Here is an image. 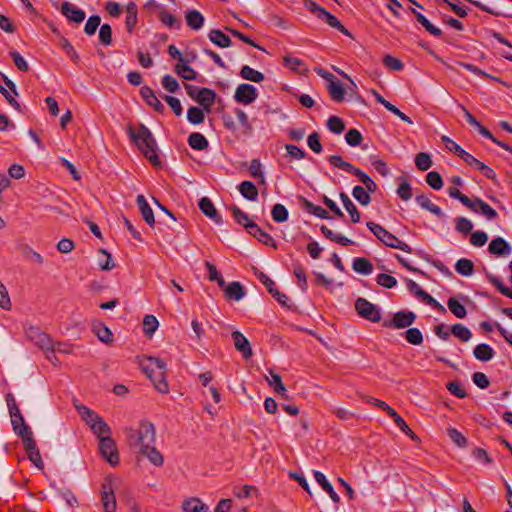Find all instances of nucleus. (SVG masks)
Returning <instances> with one entry per match:
<instances>
[{"instance_id": "b1692460", "label": "nucleus", "mask_w": 512, "mask_h": 512, "mask_svg": "<svg viewBox=\"0 0 512 512\" xmlns=\"http://www.w3.org/2000/svg\"><path fill=\"white\" fill-rule=\"evenodd\" d=\"M248 233L266 246L273 248L277 247L276 242L271 235L263 231L257 224L250 225Z\"/></svg>"}, {"instance_id": "7c9ffc66", "label": "nucleus", "mask_w": 512, "mask_h": 512, "mask_svg": "<svg viewBox=\"0 0 512 512\" xmlns=\"http://www.w3.org/2000/svg\"><path fill=\"white\" fill-rule=\"evenodd\" d=\"M352 268L361 275H370L373 272V264L364 257L354 258Z\"/></svg>"}, {"instance_id": "a18cd8bd", "label": "nucleus", "mask_w": 512, "mask_h": 512, "mask_svg": "<svg viewBox=\"0 0 512 512\" xmlns=\"http://www.w3.org/2000/svg\"><path fill=\"white\" fill-rule=\"evenodd\" d=\"M126 12H127V16H126L125 24H126V28H127L128 32L131 33L137 23V6H136V4L134 2H129L126 6Z\"/></svg>"}, {"instance_id": "9d476101", "label": "nucleus", "mask_w": 512, "mask_h": 512, "mask_svg": "<svg viewBox=\"0 0 512 512\" xmlns=\"http://www.w3.org/2000/svg\"><path fill=\"white\" fill-rule=\"evenodd\" d=\"M416 319V314L412 311H399L394 314L392 320H385L384 327L404 329L410 327Z\"/></svg>"}, {"instance_id": "864d4df0", "label": "nucleus", "mask_w": 512, "mask_h": 512, "mask_svg": "<svg viewBox=\"0 0 512 512\" xmlns=\"http://www.w3.org/2000/svg\"><path fill=\"white\" fill-rule=\"evenodd\" d=\"M272 218L277 223L285 222L288 219V210L282 204H275L271 210Z\"/></svg>"}, {"instance_id": "f03ea898", "label": "nucleus", "mask_w": 512, "mask_h": 512, "mask_svg": "<svg viewBox=\"0 0 512 512\" xmlns=\"http://www.w3.org/2000/svg\"><path fill=\"white\" fill-rule=\"evenodd\" d=\"M127 132L148 161L155 167L160 166L161 161L157 154V143L151 131L144 124H140L137 132L131 125H128Z\"/></svg>"}, {"instance_id": "0eeeda50", "label": "nucleus", "mask_w": 512, "mask_h": 512, "mask_svg": "<svg viewBox=\"0 0 512 512\" xmlns=\"http://www.w3.org/2000/svg\"><path fill=\"white\" fill-rule=\"evenodd\" d=\"M355 309L360 317L371 322L377 323L381 320L380 310L365 298L360 297L355 301Z\"/></svg>"}, {"instance_id": "3c124183", "label": "nucleus", "mask_w": 512, "mask_h": 512, "mask_svg": "<svg viewBox=\"0 0 512 512\" xmlns=\"http://www.w3.org/2000/svg\"><path fill=\"white\" fill-rule=\"evenodd\" d=\"M451 333L462 342L469 341L472 336L471 331L460 323L452 325Z\"/></svg>"}, {"instance_id": "a19ab883", "label": "nucleus", "mask_w": 512, "mask_h": 512, "mask_svg": "<svg viewBox=\"0 0 512 512\" xmlns=\"http://www.w3.org/2000/svg\"><path fill=\"white\" fill-rule=\"evenodd\" d=\"M406 284L408 290L413 293L417 298L421 299L423 302H431L433 301V297L424 291L415 281L411 279H406Z\"/></svg>"}, {"instance_id": "69168bd1", "label": "nucleus", "mask_w": 512, "mask_h": 512, "mask_svg": "<svg viewBox=\"0 0 512 512\" xmlns=\"http://www.w3.org/2000/svg\"><path fill=\"white\" fill-rule=\"evenodd\" d=\"M487 278H488L489 282L492 283L499 290V292L501 294L512 299V290L509 289L508 287L504 286L499 278H497L496 276H494L492 274H488Z\"/></svg>"}, {"instance_id": "49530a36", "label": "nucleus", "mask_w": 512, "mask_h": 512, "mask_svg": "<svg viewBox=\"0 0 512 512\" xmlns=\"http://www.w3.org/2000/svg\"><path fill=\"white\" fill-rule=\"evenodd\" d=\"M188 144L192 149L204 150L208 147V141L201 133L194 132L188 137Z\"/></svg>"}, {"instance_id": "e2e57ef3", "label": "nucleus", "mask_w": 512, "mask_h": 512, "mask_svg": "<svg viewBox=\"0 0 512 512\" xmlns=\"http://www.w3.org/2000/svg\"><path fill=\"white\" fill-rule=\"evenodd\" d=\"M426 182L434 190H439L443 186L442 177L436 171H431L426 175Z\"/></svg>"}, {"instance_id": "1a4fd4ad", "label": "nucleus", "mask_w": 512, "mask_h": 512, "mask_svg": "<svg viewBox=\"0 0 512 512\" xmlns=\"http://www.w3.org/2000/svg\"><path fill=\"white\" fill-rule=\"evenodd\" d=\"M99 451L107 462L116 466L119 463V454L114 440L111 437H104L99 440Z\"/></svg>"}, {"instance_id": "9b49d317", "label": "nucleus", "mask_w": 512, "mask_h": 512, "mask_svg": "<svg viewBox=\"0 0 512 512\" xmlns=\"http://www.w3.org/2000/svg\"><path fill=\"white\" fill-rule=\"evenodd\" d=\"M25 335L28 340L41 349H49L51 346L52 340L45 332L40 330L39 327L33 325L26 326Z\"/></svg>"}, {"instance_id": "f3484780", "label": "nucleus", "mask_w": 512, "mask_h": 512, "mask_svg": "<svg viewBox=\"0 0 512 512\" xmlns=\"http://www.w3.org/2000/svg\"><path fill=\"white\" fill-rule=\"evenodd\" d=\"M60 11L70 22L77 24L83 22L86 17L82 9L67 1L62 3Z\"/></svg>"}, {"instance_id": "c9c22d12", "label": "nucleus", "mask_w": 512, "mask_h": 512, "mask_svg": "<svg viewBox=\"0 0 512 512\" xmlns=\"http://www.w3.org/2000/svg\"><path fill=\"white\" fill-rule=\"evenodd\" d=\"M271 378L266 377L268 384L273 387L274 392L279 394L283 398H288L286 392V388L282 383L281 376L279 374L274 373L273 371H269Z\"/></svg>"}, {"instance_id": "4468645a", "label": "nucleus", "mask_w": 512, "mask_h": 512, "mask_svg": "<svg viewBox=\"0 0 512 512\" xmlns=\"http://www.w3.org/2000/svg\"><path fill=\"white\" fill-rule=\"evenodd\" d=\"M9 414L11 417V424L13 427V431L21 439H25V437L33 435L32 431L25 423V420L20 412V409H16V411H9Z\"/></svg>"}, {"instance_id": "680f3d73", "label": "nucleus", "mask_w": 512, "mask_h": 512, "mask_svg": "<svg viewBox=\"0 0 512 512\" xmlns=\"http://www.w3.org/2000/svg\"><path fill=\"white\" fill-rule=\"evenodd\" d=\"M447 434L449 438L458 446V447H465L467 445V439L466 437L458 431L456 428H448Z\"/></svg>"}, {"instance_id": "a211bd4d", "label": "nucleus", "mask_w": 512, "mask_h": 512, "mask_svg": "<svg viewBox=\"0 0 512 512\" xmlns=\"http://www.w3.org/2000/svg\"><path fill=\"white\" fill-rule=\"evenodd\" d=\"M231 336L235 349L242 354L244 359H249L253 354L249 340L240 331H233Z\"/></svg>"}, {"instance_id": "ea45409f", "label": "nucleus", "mask_w": 512, "mask_h": 512, "mask_svg": "<svg viewBox=\"0 0 512 512\" xmlns=\"http://www.w3.org/2000/svg\"><path fill=\"white\" fill-rule=\"evenodd\" d=\"M238 188H239V192L241 193V195L244 198H246L247 200H250V201L257 200L258 190H257L256 186L254 185V183H252L251 181H243L239 185Z\"/></svg>"}, {"instance_id": "774afa93", "label": "nucleus", "mask_w": 512, "mask_h": 512, "mask_svg": "<svg viewBox=\"0 0 512 512\" xmlns=\"http://www.w3.org/2000/svg\"><path fill=\"white\" fill-rule=\"evenodd\" d=\"M376 282L378 285L388 289L393 288L397 285L396 278L385 273L379 274L376 278Z\"/></svg>"}, {"instance_id": "393cba45", "label": "nucleus", "mask_w": 512, "mask_h": 512, "mask_svg": "<svg viewBox=\"0 0 512 512\" xmlns=\"http://www.w3.org/2000/svg\"><path fill=\"white\" fill-rule=\"evenodd\" d=\"M314 478L321 488L327 492L334 503L340 502L339 495L334 491L331 483L326 479L325 475L320 471H314Z\"/></svg>"}, {"instance_id": "c03bdc74", "label": "nucleus", "mask_w": 512, "mask_h": 512, "mask_svg": "<svg viewBox=\"0 0 512 512\" xmlns=\"http://www.w3.org/2000/svg\"><path fill=\"white\" fill-rule=\"evenodd\" d=\"M455 270L458 274L469 277L474 273V263L469 259L461 258L456 262Z\"/></svg>"}, {"instance_id": "79ce46f5", "label": "nucleus", "mask_w": 512, "mask_h": 512, "mask_svg": "<svg viewBox=\"0 0 512 512\" xmlns=\"http://www.w3.org/2000/svg\"><path fill=\"white\" fill-rule=\"evenodd\" d=\"M240 76L255 83H260L264 80V74L260 71L253 69L248 65H244L240 70Z\"/></svg>"}, {"instance_id": "cd10ccee", "label": "nucleus", "mask_w": 512, "mask_h": 512, "mask_svg": "<svg viewBox=\"0 0 512 512\" xmlns=\"http://www.w3.org/2000/svg\"><path fill=\"white\" fill-rule=\"evenodd\" d=\"M187 26L193 30H199L204 25V17L198 10H188L185 13Z\"/></svg>"}, {"instance_id": "473e14b6", "label": "nucleus", "mask_w": 512, "mask_h": 512, "mask_svg": "<svg viewBox=\"0 0 512 512\" xmlns=\"http://www.w3.org/2000/svg\"><path fill=\"white\" fill-rule=\"evenodd\" d=\"M415 199L421 208L431 212L437 217H442L444 215L440 207L435 205L426 195H417Z\"/></svg>"}, {"instance_id": "8fccbe9b", "label": "nucleus", "mask_w": 512, "mask_h": 512, "mask_svg": "<svg viewBox=\"0 0 512 512\" xmlns=\"http://www.w3.org/2000/svg\"><path fill=\"white\" fill-rule=\"evenodd\" d=\"M98 265L101 270L110 271L115 267L111 254L105 249L99 250Z\"/></svg>"}, {"instance_id": "0e129e2a", "label": "nucleus", "mask_w": 512, "mask_h": 512, "mask_svg": "<svg viewBox=\"0 0 512 512\" xmlns=\"http://www.w3.org/2000/svg\"><path fill=\"white\" fill-rule=\"evenodd\" d=\"M101 18L98 15H93L88 18L84 26V32L91 36L94 35L97 28L100 26Z\"/></svg>"}, {"instance_id": "58836bf2", "label": "nucleus", "mask_w": 512, "mask_h": 512, "mask_svg": "<svg viewBox=\"0 0 512 512\" xmlns=\"http://www.w3.org/2000/svg\"><path fill=\"white\" fill-rule=\"evenodd\" d=\"M182 508L185 512H207L209 510V507L198 498L185 500L182 504Z\"/></svg>"}, {"instance_id": "f704fd0d", "label": "nucleus", "mask_w": 512, "mask_h": 512, "mask_svg": "<svg viewBox=\"0 0 512 512\" xmlns=\"http://www.w3.org/2000/svg\"><path fill=\"white\" fill-rule=\"evenodd\" d=\"M411 12L415 15L417 21L428 31L431 35L439 37L442 35L441 29L434 26L424 15L411 8Z\"/></svg>"}, {"instance_id": "c85d7f7f", "label": "nucleus", "mask_w": 512, "mask_h": 512, "mask_svg": "<svg viewBox=\"0 0 512 512\" xmlns=\"http://www.w3.org/2000/svg\"><path fill=\"white\" fill-rule=\"evenodd\" d=\"M318 19L325 21L329 26L337 29L342 34L352 37L350 32L341 24V22L334 15L329 13L326 9L322 11Z\"/></svg>"}, {"instance_id": "412c9836", "label": "nucleus", "mask_w": 512, "mask_h": 512, "mask_svg": "<svg viewBox=\"0 0 512 512\" xmlns=\"http://www.w3.org/2000/svg\"><path fill=\"white\" fill-rule=\"evenodd\" d=\"M198 94L196 102L202 106L205 112L210 113L216 99V93L209 88H201Z\"/></svg>"}, {"instance_id": "13d9d810", "label": "nucleus", "mask_w": 512, "mask_h": 512, "mask_svg": "<svg viewBox=\"0 0 512 512\" xmlns=\"http://www.w3.org/2000/svg\"><path fill=\"white\" fill-rule=\"evenodd\" d=\"M327 128L335 134H341L345 129V123L338 116H331L327 120Z\"/></svg>"}, {"instance_id": "09e8293b", "label": "nucleus", "mask_w": 512, "mask_h": 512, "mask_svg": "<svg viewBox=\"0 0 512 512\" xmlns=\"http://www.w3.org/2000/svg\"><path fill=\"white\" fill-rule=\"evenodd\" d=\"M327 89L334 101L342 102L344 100V89L336 79L328 83Z\"/></svg>"}, {"instance_id": "5fc2aeb1", "label": "nucleus", "mask_w": 512, "mask_h": 512, "mask_svg": "<svg viewBox=\"0 0 512 512\" xmlns=\"http://www.w3.org/2000/svg\"><path fill=\"white\" fill-rule=\"evenodd\" d=\"M204 111L195 106L190 107L187 111L188 121L194 125L202 123L205 119Z\"/></svg>"}, {"instance_id": "ddd939ff", "label": "nucleus", "mask_w": 512, "mask_h": 512, "mask_svg": "<svg viewBox=\"0 0 512 512\" xmlns=\"http://www.w3.org/2000/svg\"><path fill=\"white\" fill-rule=\"evenodd\" d=\"M102 504L104 512H115L116 497L114 494L112 479H105L102 484Z\"/></svg>"}, {"instance_id": "4be33fe9", "label": "nucleus", "mask_w": 512, "mask_h": 512, "mask_svg": "<svg viewBox=\"0 0 512 512\" xmlns=\"http://www.w3.org/2000/svg\"><path fill=\"white\" fill-rule=\"evenodd\" d=\"M140 94H141L143 100L146 102V104L149 105L150 107H152L155 111H157V112L164 111L163 104L159 101V99L155 95L154 91L150 87L143 86L140 89Z\"/></svg>"}, {"instance_id": "f257e3e1", "label": "nucleus", "mask_w": 512, "mask_h": 512, "mask_svg": "<svg viewBox=\"0 0 512 512\" xmlns=\"http://www.w3.org/2000/svg\"><path fill=\"white\" fill-rule=\"evenodd\" d=\"M127 441L130 447L137 449L155 466L164 462L162 454L155 447L156 430L148 421H142L137 429H126Z\"/></svg>"}, {"instance_id": "de8ad7c7", "label": "nucleus", "mask_w": 512, "mask_h": 512, "mask_svg": "<svg viewBox=\"0 0 512 512\" xmlns=\"http://www.w3.org/2000/svg\"><path fill=\"white\" fill-rule=\"evenodd\" d=\"M447 306L451 313L457 318H465L467 315L466 308L455 297H450L447 301Z\"/></svg>"}, {"instance_id": "39448f33", "label": "nucleus", "mask_w": 512, "mask_h": 512, "mask_svg": "<svg viewBox=\"0 0 512 512\" xmlns=\"http://www.w3.org/2000/svg\"><path fill=\"white\" fill-rule=\"evenodd\" d=\"M367 402L372 403L376 405L377 407L383 409L387 414L394 418L395 424L399 427V429L404 432L407 436H409L412 440L419 441V438L416 436V434L409 428V426L406 424L404 419L387 403H385L382 400L375 399L372 397L366 398Z\"/></svg>"}, {"instance_id": "5701e85b", "label": "nucleus", "mask_w": 512, "mask_h": 512, "mask_svg": "<svg viewBox=\"0 0 512 512\" xmlns=\"http://www.w3.org/2000/svg\"><path fill=\"white\" fill-rule=\"evenodd\" d=\"M136 203L144 221L151 227L155 224L154 213L143 195H138Z\"/></svg>"}, {"instance_id": "dca6fc26", "label": "nucleus", "mask_w": 512, "mask_h": 512, "mask_svg": "<svg viewBox=\"0 0 512 512\" xmlns=\"http://www.w3.org/2000/svg\"><path fill=\"white\" fill-rule=\"evenodd\" d=\"M24 449L28 455L29 460L39 469H43V461L40 455V451L37 448L36 442L32 436L25 437L22 439Z\"/></svg>"}, {"instance_id": "7ed1b4c3", "label": "nucleus", "mask_w": 512, "mask_h": 512, "mask_svg": "<svg viewBox=\"0 0 512 512\" xmlns=\"http://www.w3.org/2000/svg\"><path fill=\"white\" fill-rule=\"evenodd\" d=\"M139 364L145 375L152 381L154 387L160 393H168L169 387L166 381L165 362L156 357H142Z\"/></svg>"}, {"instance_id": "6ab92c4d", "label": "nucleus", "mask_w": 512, "mask_h": 512, "mask_svg": "<svg viewBox=\"0 0 512 512\" xmlns=\"http://www.w3.org/2000/svg\"><path fill=\"white\" fill-rule=\"evenodd\" d=\"M198 206L201 212L216 224L221 225L223 223L222 217L219 215L214 204L208 197L201 198Z\"/></svg>"}, {"instance_id": "72a5a7b5", "label": "nucleus", "mask_w": 512, "mask_h": 512, "mask_svg": "<svg viewBox=\"0 0 512 512\" xmlns=\"http://www.w3.org/2000/svg\"><path fill=\"white\" fill-rule=\"evenodd\" d=\"M174 71L177 75L185 80H195L197 78V73L188 65L185 60L178 62L175 65Z\"/></svg>"}, {"instance_id": "37998d69", "label": "nucleus", "mask_w": 512, "mask_h": 512, "mask_svg": "<svg viewBox=\"0 0 512 512\" xmlns=\"http://www.w3.org/2000/svg\"><path fill=\"white\" fill-rule=\"evenodd\" d=\"M231 212H232V215L235 219V221L242 225L243 227H245V229L247 230V232L249 231V226L250 225H255L256 223H254L252 220H250L248 214H246L244 211H242L239 207L237 206H232L230 208Z\"/></svg>"}, {"instance_id": "4d7b16f0", "label": "nucleus", "mask_w": 512, "mask_h": 512, "mask_svg": "<svg viewBox=\"0 0 512 512\" xmlns=\"http://www.w3.org/2000/svg\"><path fill=\"white\" fill-rule=\"evenodd\" d=\"M352 195L363 206H367L371 202L369 193L362 186H355Z\"/></svg>"}, {"instance_id": "f8f14e48", "label": "nucleus", "mask_w": 512, "mask_h": 512, "mask_svg": "<svg viewBox=\"0 0 512 512\" xmlns=\"http://www.w3.org/2000/svg\"><path fill=\"white\" fill-rule=\"evenodd\" d=\"M0 77L1 79L3 80V82L5 83V85L9 88V90H7L5 87H3L1 84H0V93L5 97V99L7 100V102L16 110L20 111L21 112V106L19 104V102L15 99L14 96H18V92H17V89H16V85L14 84V82L9 79L5 74L3 73H0Z\"/></svg>"}, {"instance_id": "338daca9", "label": "nucleus", "mask_w": 512, "mask_h": 512, "mask_svg": "<svg viewBox=\"0 0 512 512\" xmlns=\"http://www.w3.org/2000/svg\"><path fill=\"white\" fill-rule=\"evenodd\" d=\"M455 228L460 233L468 234L472 231L473 224L469 219L465 217H458L455 220Z\"/></svg>"}, {"instance_id": "c756f323", "label": "nucleus", "mask_w": 512, "mask_h": 512, "mask_svg": "<svg viewBox=\"0 0 512 512\" xmlns=\"http://www.w3.org/2000/svg\"><path fill=\"white\" fill-rule=\"evenodd\" d=\"M208 38L213 44L220 48H227L231 46V39L221 30L212 29L208 34Z\"/></svg>"}, {"instance_id": "6e6552de", "label": "nucleus", "mask_w": 512, "mask_h": 512, "mask_svg": "<svg viewBox=\"0 0 512 512\" xmlns=\"http://www.w3.org/2000/svg\"><path fill=\"white\" fill-rule=\"evenodd\" d=\"M329 163L339 169L355 175L364 185L368 183L372 178L361 169L354 167L351 163L344 161L339 155H332L328 158Z\"/></svg>"}, {"instance_id": "bf43d9fd", "label": "nucleus", "mask_w": 512, "mask_h": 512, "mask_svg": "<svg viewBox=\"0 0 512 512\" xmlns=\"http://www.w3.org/2000/svg\"><path fill=\"white\" fill-rule=\"evenodd\" d=\"M405 339L412 345H420L423 342V335L418 328H409L405 332Z\"/></svg>"}, {"instance_id": "bb28decb", "label": "nucleus", "mask_w": 512, "mask_h": 512, "mask_svg": "<svg viewBox=\"0 0 512 512\" xmlns=\"http://www.w3.org/2000/svg\"><path fill=\"white\" fill-rule=\"evenodd\" d=\"M224 294L229 300L240 301L245 296V291L239 282L234 281L225 287Z\"/></svg>"}, {"instance_id": "a878e982", "label": "nucleus", "mask_w": 512, "mask_h": 512, "mask_svg": "<svg viewBox=\"0 0 512 512\" xmlns=\"http://www.w3.org/2000/svg\"><path fill=\"white\" fill-rule=\"evenodd\" d=\"M92 331L102 343L111 344L113 342L111 330L102 322H94L92 324Z\"/></svg>"}, {"instance_id": "20e7f679", "label": "nucleus", "mask_w": 512, "mask_h": 512, "mask_svg": "<svg viewBox=\"0 0 512 512\" xmlns=\"http://www.w3.org/2000/svg\"><path fill=\"white\" fill-rule=\"evenodd\" d=\"M366 226L386 246L400 249L407 253L412 252V249L408 244L398 239L395 235L387 231L381 225L374 222H367Z\"/></svg>"}, {"instance_id": "423d86ee", "label": "nucleus", "mask_w": 512, "mask_h": 512, "mask_svg": "<svg viewBox=\"0 0 512 512\" xmlns=\"http://www.w3.org/2000/svg\"><path fill=\"white\" fill-rule=\"evenodd\" d=\"M85 413H87L88 418H85V422L90 426L93 433L100 440L104 437H110L111 429L107 425V423L97 414H95L92 410L87 407L82 408Z\"/></svg>"}, {"instance_id": "603ef678", "label": "nucleus", "mask_w": 512, "mask_h": 512, "mask_svg": "<svg viewBox=\"0 0 512 512\" xmlns=\"http://www.w3.org/2000/svg\"><path fill=\"white\" fill-rule=\"evenodd\" d=\"M159 322L153 315H146L143 319V331L146 336L151 337L158 328Z\"/></svg>"}, {"instance_id": "e433bc0d", "label": "nucleus", "mask_w": 512, "mask_h": 512, "mask_svg": "<svg viewBox=\"0 0 512 512\" xmlns=\"http://www.w3.org/2000/svg\"><path fill=\"white\" fill-rule=\"evenodd\" d=\"M340 198L343 203V206L345 207V209L347 210L351 217V221L353 223H358L360 221V213L357 207L354 205V203L351 201L348 195L345 194L344 192L340 193Z\"/></svg>"}, {"instance_id": "2eb2a0df", "label": "nucleus", "mask_w": 512, "mask_h": 512, "mask_svg": "<svg viewBox=\"0 0 512 512\" xmlns=\"http://www.w3.org/2000/svg\"><path fill=\"white\" fill-rule=\"evenodd\" d=\"M257 90L251 84H240L235 91L234 99L238 103L250 104L257 98Z\"/></svg>"}, {"instance_id": "aec40b11", "label": "nucleus", "mask_w": 512, "mask_h": 512, "mask_svg": "<svg viewBox=\"0 0 512 512\" xmlns=\"http://www.w3.org/2000/svg\"><path fill=\"white\" fill-rule=\"evenodd\" d=\"M488 251L497 256H508L512 250L505 239L496 237L489 243Z\"/></svg>"}, {"instance_id": "4c0bfd02", "label": "nucleus", "mask_w": 512, "mask_h": 512, "mask_svg": "<svg viewBox=\"0 0 512 512\" xmlns=\"http://www.w3.org/2000/svg\"><path fill=\"white\" fill-rule=\"evenodd\" d=\"M19 250L21 251L22 255L29 261L37 264V265H43L44 264V258L41 254L36 252L32 247H30L27 244H22L19 247Z\"/></svg>"}, {"instance_id": "052dcab7", "label": "nucleus", "mask_w": 512, "mask_h": 512, "mask_svg": "<svg viewBox=\"0 0 512 512\" xmlns=\"http://www.w3.org/2000/svg\"><path fill=\"white\" fill-rule=\"evenodd\" d=\"M345 140L349 146L356 147L361 144L363 137L359 130L352 128L347 131Z\"/></svg>"}, {"instance_id": "2f4dec72", "label": "nucleus", "mask_w": 512, "mask_h": 512, "mask_svg": "<svg viewBox=\"0 0 512 512\" xmlns=\"http://www.w3.org/2000/svg\"><path fill=\"white\" fill-rule=\"evenodd\" d=\"M494 350L491 346H489L488 344H478L474 350H473V355L474 357L479 360V361H483V362H486V361H489L491 360L493 357H494Z\"/></svg>"}, {"instance_id": "6e6d98bb", "label": "nucleus", "mask_w": 512, "mask_h": 512, "mask_svg": "<svg viewBox=\"0 0 512 512\" xmlns=\"http://www.w3.org/2000/svg\"><path fill=\"white\" fill-rule=\"evenodd\" d=\"M415 165L421 171H427L432 166V160L428 153L420 152L415 157Z\"/></svg>"}]
</instances>
